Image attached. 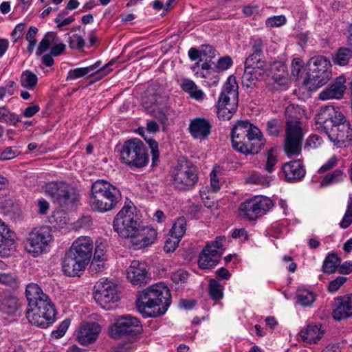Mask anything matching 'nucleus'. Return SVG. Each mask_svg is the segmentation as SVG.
Listing matches in <instances>:
<instances>
[{
    "label": "nucleus",
    "instance_id": "1",
    "mask_svg": "<svg viewBox=\"0 0 352 352\" xmlns=\"http://www.w3.org/2000/svg\"><path fill=\"white\" fill-rule=\"evenodd\" d=\"M114 230L120 237L128 239L135 250L152 244L157 237L155 229L142 226L131 206H124L113 222Z\"/></svg>",
    "mask_w": 352,
    "mask_h": 352
},
{
    "label": "nucleus",
    "instance_id": "2",
    "mask_svg": "<svg viewBox=\"0 0 352 352\" xmlns=\"http://www.w3.org/2000/svg\"><path fill=\"white\" fill-rule=\"evenodd\" d=\"M316 121L322 125L324 133L334 146L346 147L352 142L351 124L338 108L322 107L316 115Z\"/></svg>",
    "mask_w": 352,
    "mask_h": 352
},
{
    "label": "nucleus",
    "instance_id": "3",
    "mask_svg": "<svg viewBox=\"0 0 352 352\" xmlns=\"http://www.w3.org/2000/svg\"><path fill=\"white\" fill-rule=\"evenodd\" d=\"M25 296L28 302L26 318L30 323L46 328L55 321L54 305L37 284L31 283L26 286Z\"/></svg>",
    "mask_w": 352,
    "mask_h": 352
},
{
    "label": "nucleus",
    "instance_id": "4",
    "mask_svg": "<svg viewBox=\"0 0 352 352\" xmlns=\"http://www.w3.org/2000/svg\"><path fill=\"white\" fill-rule=\"evenodd\" d=\"M170 303V290L162 283L139 292L136 300L137 309L144 318H156L164 315Z\"/></svg>",
    "mask_w": 352,
    "mask_h": 352
},
{
    "label": "nucleus",
    "instance_id": "5",
    "mask_svg": "<svg viewBox=\"0 0 352 352\" xmlns=\"http://www.w3.org/2000/svg\"><path fill=\"white\" fill-rule=\"evenodd\" d=\"M303 113L298 105L292 104L286 108L285 114L289 119L286 122L284 151L287 156L298 155L301 153L304 134L300 119Z\"/></svg>",
    "mask_w": 352,
    "mask_h": 352
},
{
    "label": "nucleus",
    "instance_id": "6",
    "mask_svg": "<svg viewBox=\"0 0 352 352\" xmlns=\"http://www.w3.org/2000/svg\"><path fill=\"white\" fill-rule=\"evenodd\" d=\"M120 199V190L107 181L98 179L92 184L89 202L94 211H111L117 206Z\"/></svg>",
    "mask_w": 352,
    "mask_h": 352
},
{
    "label": "nucleus",
    "instance_id": "7",
    "mask_svg": "<svg viewBox=\"0 0 352 352\" xmlns=\"http://www.w3.org/2000/svg\"><path fill=\"white\" fill-rule=\"evenodd\" d=\"M120 155L121 162L130 168H142L147 165L149 160L146 147L138 138L125 141Z\"/></svg>",
    "mask_w": 352,
    "mask_h": 352
},
{
    "label": "nucleus",
    "instance_id": "8",
    "mask_svg": "<svg viewBox=\"0 0 352 352\" xmlns=\"http://www.w3.org/2000/svg\"><path fill=\"white\" fill-rule=\"evenodd\" d=\"M307 77L304 84L314 91L325 85L331 77V63L323 56H314L307 63Z\"/></svg>",
    "mask_w": 352,
    "mask_h": 352
},
{
    "label": "nucleus",
    "instance_id": "9",
    "mask_svg": "<svg viewBox=\"0 0 352 352\" xmlns=\"http://www.w3.org/2000/svg\"><path fill=\"white\" fill-rule=\"evenodd\" d=\"M172 184L178 190L186 191L194 188L198 182V170L191 164H179L171 171Z\"/></svg>",
    "mask_w": 352,
    "mask_h": 352
},
{
    "label": "nucleus",
    "instance_id": "10",
    "mask_svg": "<svg viewBox=\"0 0 352 352\" xmlns=\"http://www.w3.org/2000/svg\"><path fill=\"white\" fill-rule=\"evenodd\" d=\"M261 136L260 129L248 120H239L231 131V140L233 148L239 153H245V140L250 142Z\"/></svg>",
    "mask_w": 352,
    "mask_h": 352
},
{
    "label": "nucleus",
    "instance_id": "11",
    "mask_svg": "<svg viewBox=\"0 0 352 352\" xmlns=\"http://www.w3.org/2000/svg\"><path fill=\"white\" fill-rule=\"evenodd\" d=\"M272 201L267 197H255L241 203L239 207V215L248 221H254L272 208Z\"/></svg>",
    "mask_w": 352,
    "mask_h": 352
},
{
    "label": "nucleus",
    "instance_id": "12",
    "mask_svg": "<svg viewBox=\"0 0 352 352\" xmlns=\"http://www.w3.org/2000/svg\"><path fill=\"white\" fill-rule=\"evenodd\" d=\"M45 192L61 207L74 204L78 199L75 188L63 182H50L45 186Z\"/></svg>",
    "mask_w": 352,
    "mask_h": 352
},
{
    "label": "nucleus",
    "instance_id": "13",
    "mask_svg": "<svg viewBox=\"0 0 352 352\" xmlns=\"http://www.w3.org/2000/svg\"><path fill=\"white\" fill-rule=\"evenodd\" d=\"M142 331L140 321L129 315L120 316L109 328L110 336L113 339L123 337L133 338Z\"/></svg>",
    "mask_w": 352,
    "mask_h": 352
},
{
    "label": "nucleus",
    "instance_id": "14",
    "mask_svg": "<svg viewBox=\"0 0 352 352\" xmlns=\"http://www.w3.org/2000/svg\"><path fill=\"white\" fill-rule=\"evenodd\" d=\"M52 234L49 227L35 228L29 232L25 243V249L34 256L41 254L52 240Z\"/></svg>",
    "mask_w": 352,
    "mask_h": 352
},
{
    "label": "nucleus",
    "instance_id": "15",
    "mask_svg": "<svg viewBox=\"0 0 352 352\" xmlns=\"http://www.w3.org/2000/svg\"><path fill=\"white\" fill-rule=\"evenodd\" d=\"M94 294L95 300L104 309H112V304L120 298L117 285L109 280L98 282Z\"/></svg>",
    "mask_w": 352,
    "mask_h": 352
},
{
    "label": "nucleus",
    "instance_id": "16",
    "mask_svg": "<svg viewBox=\"0 0 352 352\" xmlns=\"http://www.w3.org/2000/svg\"><path fill=\"white\" fill-rule=\"evenodd\" d=\"M238 98V85L235 77L230 76L223 87L217 107H237Z\"/></svg>",
    "mask_w": 352,
    "mask_h": 352
},
{
    "label": "nucleus",
    "instance_id": "17",
    "mask_svg": "<svg viewBox=\"0 0 352 352\" xmlns=\"http://www.w3.org/2000/svg\"><path fill=\"white\" fill-rule=\"evenodd\" d=\"M93 247L89 237H80L73 243L69 250L87 265L92 255Z\"/></svg>",
    "mask_w": 352,
    "mask_h": 352
},
{
    "label": "nucleus",
    "instance_id": "18",
    "mask_svg": "<svg viewBox=\"0 0 352 352\" xmlns=\"http://www.w3.org/2000/svg\"><path fill=\"white\" fill-rule=\"evenodd\" d=\"M93 247L89 237H80L73 243L69 250L87 265L92 255Z\"/></svg>",
    "mask_w": 352,
    "mask_h": 352
},
{
    "label": "nucleus",
    "instance_id": "19",
    "mask_svg": "<svg viewBox=\"0 0 352 352\" xmlns=\"http://www.w3.org/2000/svg\"><path fill=\"white\" fill-rule=\"evenodd\" d=\"M127 278L134 285H142L147 283L149 279L146 264L134 260L127 269Z\"/></svg>",
    "mask_w": 352,
    "mask_h": 352
},
{
    "label": "nucleus",
    "instance_id": "20",
    "mask_svg": "<svg viewBox=\"0 0 352 352\" xmlns=\"http://www.w3.org/2000/svg\"><path fill=\"white\" fill-rule=\"evenodd\" d=\"M212 124L204 118H196L190 120L188 132L195 140H204L211 133Z\"/></svg>",
    "mask_w": 352,
    "mask_h": 352
},
{
    "label": "nucleus",
    "instance_id": "21",
    "mask_svg": "<svg viewBox=\"0 0 352 352\" xmlns=\"http://www.w3.org/2000/svg\"><path fill=\"white\" fill-rule=\"evenodd\" d=\"M346 89L345 78L339 76L320 94L319 98L322 100L340 99L343 97Z\"/></svg>",
    "mask_w": 352,
    "mask_h": 352
},
{
    "label": "nucleus",
    "instance_id": "22",
    "mask_svg": "<svg viewBox=\"0 0 352 352\" xmlns=\"http://www.w3.org/2000/svg\"><path fill=\"white\" fill-rule=\"evenodd\" d=\"M336 307L333 311V318L337 321L352 316V294L340 296L336 299Z\"/></svg>",
    "mask_w": 352,
    "mask_h": 352
},
{
    "label": "nucleus",
    "instance_id": "23",
    "mask_svg": "<svg viewBox=\"0 0 352 352\" xmlns=\"http://www.w3.org/2000/svg\"><path fill=\"white\" fill-rule=\"evenodd\" d=\"M87 265L78 260L69 250L67 251L62 261L63 271L67 276H78L80 272L85 270Z\"/></svg>",
    "mask_w": 352,
    "mask_h": 352
},
{
    "label": "nucleus",
    "instance_id": "24",
    "mask_svg": "<svg viewBox=\"0 0 352 352\" xmlns=\"http://www.w3.org/2000/svg\"><path fill=\"white\" fill-rule=\"evenodd\" d=\"M283 173L287 182H297L303 178L306 171L304 168L302 161L296 160L290 161L283 164Z\"/></svg>",
    "mask_w": 352,
    "mask_h": 352
},
{
    "label": "nucleus",
    "instance_id": "25",
    "mask_svg": "<svg viewBox=\"0 0 352 352\" xmlns=\"http://www.w3.org/2000/svg\"><path fill=\"white\" fill-rule=\"evenodd\" d=\"M222 253L215 249L206 245L199 254L198 265L201 270H209L214 267L219 262Z\"/></svg>",
    "mask_w": 352,
    "mask_h": 352
},
{
    "label": "nucleus",
    "instance_id": "26",
    "mask_svg": "<svg viewBox=\"0 0 352 352\" xmlns=\"http://www.w3.org/2000/svg\"><path fill=\"white\" fill-rule=\"evenodd\" d=\"M101 331L100 326L94 322L82 324L78 334V342L88 345L95 342Z\"/></svg>",
    "mask_w": 352,
    "mask_h": 352
},
{
    "label": "nucleus",
    "instance_id": "27",
    "mask_svg": "<svg viewBox=\"0 0 352 352\" xmlns=\"http://www.w3.org/2000/svg\"><path fill=\"white\" fill-rule=\"evenodd\" d=\"M19 299L9 292H0V311L7 315L14 316L19 310Z\"/></svg>",
    "mask_w": 352,
    "mask_h": 352
},
{
    "label": "nucleus",
    "instance_id": "28",
    "mask_svg": "<svg viewBox=\"0 0 352 352\" xmlns=\"http://www.w3.org/2000/svg\"><path fill=\"white\" fill-rule=\"evenodd\" d=\"M267 71L258 69L254 67H245L242 76V85L246 88H253L256 86L260 78H263Z\"/></svg>",
    "mask_w": 352,
    "mask_h": 352
},
{
    "label": "nucleus",
    "instance_id": "29",
    "mask_svg": "<svg viewBox=\"0 0 352 352\" xmlns=\"http://www.w3.org/2000/svg\"><path fill=\"white\" fill-rule=\"evenodd\" d=\"M324 331L321 330L320 324L308 325L305 331L300 332V336L303 342L309 344L316 343L323 336Z\"/></svg>",
    "mask_w": 352,
    "mask_h": 352
},
{
    "label": "nucleus",
    "instance_id": "30",
    "mask_svg": "<svg viewBox=\"0 0 352 352\" xmlns=\"http://www.w3.org/2000/svg\"><path fill=\"white\" fill-rule=\"evenodd\" d=\"M148 99H149L151 106H146V107L147 109L152 108L151 112L153 116L157 118L162 122H164L167 120V117L163 109H160L159 104H160V102L158 101L159 99L162 100V98L158 95L153 94L149 95Z\"/></svg>",
    "mask_w": 352,
    "mask_h": 352
},
{
    "label": "nucleus",
    "instance_id": "31",
    "mask_svg": "<svg viewBox=\"0 0 352 352\" xmlns=\"http://www.w3.org/2000/svg\"><path fill=\"white\" fill-rule=\"evenodd\" d=\"M15 234L8 226L0 219V248L3 245L9 246L14 242Z\"/></svg>",
    "mask_w": 352,
    "mask_h": 352
},
{
    "label": "nucleus",
    "instance_id": "32",
    "mask_svg": "<svg viewBox=\"0 0 352 352\" xmlns=\"http://www.w3.org/2000/svg\"><path fill=\"white\" fill-rule=\"evenodd\" d=\"M340 263V260L336 254H329L323 262L322 271L325 274L333 273L339 266Z\"/></svg>",
    "mask_w": 352,
    "mask_h": 352
},
{
    "label": "nucleus",
    "instance_id": "33",
    "mask_svg": "<svg viewBox=\"0 0 352 352\" xmlns=\"http://www.w3.org/2000/svg\"><path fill=\"white\" fill-rule=\"evenodd\" d=\"M263 56L252 53L245 61V67H254L258 69L267 71V63L262 58Z\"/></svg>",
    "mask_w": 352,
    "mask_h": 352
},
{
    "label": "nucleus",
    "instance_id": "34",
    "mask_svg": "<svg viewBox=\"0 0 352 352\" xmlns=\"http://www.w3.org/2000/svg\"><path fill=\"white\" fill-rule=\"evenodd\" d=\"M181 87L182 89L189 94L191 97L197 100L203 98V91L197 89V85L192 80L188 79L183 80Z\"/></svg>",
    "mask_w": 352,
    "mask_h": 352
},
{
    "label": "nucleus",
    "instance_id": "35",
    "mask_svg": "<svg viewBox=\"0 0 352 352\" xmlns=\"http://www.w3.org/2000/svg\"><path fill=\"white\" fill-rule=\"evenodd\" d=\"M352 56V51L346 47H340L335 56L333 57V61L338 65H346Z\"/></svg>",
    "mask_w": 352,
    "mask_h": 352
},
{
    "label": "nucleus",
    "instance_id": "36",
    "mask_svg": "<svg viewBox=\"0 0 352 352\" xmlns=\"http://www.w3.org/2000/svg\"><path fill=\"white\" fill-rule=\"evenodd\" d=\"M38 78L35 74L29 70L22 72L21 76V85L28 89H33L37 85Z\"/></svg>",
    "mask_w": 352,
    "mask_h": 352
},
{
    "label": "nucleus",
    "instance_id": "37",
    "mask_svg": "<svg viewBox=\"0 0 352 352\" xmlns=\"http://www.w3.org/2000/svg\"><path fill=\"white\" fill-rule=\"evenodd\" d=\"M343 171L340 169H336L331 173L327 174L320 182V186H327L333 183H337L343 179Z\"/></svg>",
    "mask_w": 352,
    "mask_h": 352
},
{
    "label": "nucleus",
    "instance_id": "38",
    "mask_svg": "<svg viewBox=\"0 0 352 352\" xmlns=\"http://www.w3.org/2000/svg\"><path fill=\"white\" fill-rule=\"evenodd\" d=\"M252 141H254L252 143L246 144L245 143V147L248 150L245 153H241L244 155H254L257 154L260 152V151L263 148L265 144V140L263 138L262 133L261 132V136L258 137L257 138H255Z\"/></svg>",
    "mask_w": 352,
    "mask_h": 352
},
{
    "label": "nucleus",
    "instance_id": "39",
    "mask_svg": "<svg viewBox=\"0 0 352 352\" xmlns=\"http://www.w3.org/2000/svg\"><path fill=\"white\" fill-rule=\"evenodd\" d=\"M221 284L215 279L211 278L208 284V292L212 299L218 300L223 298Z\"/></svg>",
    "mask_w": 352,
    "mask_h": 352
},
{
    "label": "nucleus",
    "instance_id": "40",
    "mask_svg": "<svg viewBox=\"0 0 352 352\" xmlns=\"http://www.w3.org/2000/svg\"><path fill=\"white\" fill-rule=\"evenodd\" d=\"M186 230V221L184 217H179L173 224L170 232L175 239H180Z\"/></svg>",
    "mask_w": 352,
    "mask_h": 352
},
{
    "label": "nucleus",
    "instance_id": "41",
    "mask_svg": "<svg viewBox=\"0 0 352 352\" xmlns=\"http://www.w3.org/2000/svg\"><path fill=\"white\" fill-rule=\"evenodd\" d=\"M285 65L280 62L274 63L270 67L273 78L276 82H280L285 76Z\"/></svg>",
    "mask_w": 352,
    "mask_h": 352
},
{
    "label": "nucleus",
    "instance_id": "42",
    "mask_svg": "<svg viewBox=\"0 0 352 352\" xmlns=\"http://www.w3.org/2000/svg\"><path fill=\"white\" fill-rule=\"evenodd\" d=\"M315 300V296L313 292L304 290L300 292L297 295V302L303 307L311 305Z\"/></svg>",
    "mask_w": 352,
    "mask_h": 352
},
{
    "label": "nucleus",
    "instance_id": "43",
    "mask_svg": "<svg viewBox=\"0 0 352 352\" xmlns=\"http://www.w3.org/2000/svg\"><path fill=\"white\" fill-rule=\"evenodd\" d=\"M237 107H217V117L223 120H229L235 113Z\"/></svg>",
    "mask_w": 352,
    "mask_h": 352
},
{
    "label": "nucleus",
    "instance_id": "44",
    "mask_svg": "<svg viewBox=\"0 0 352 352\" xmlns=\"http://www.w3.org/2000/svg\"><path fill=\"white\" fill-rule=\"evenodd\" d=\"M56 34L54 32H50L46 34L45 37L40 42L38 47L36 51V55L40 56L43 52H45L50 47V40L54 38Z\"/></svg>",
    "mask_w": 352,
    "mask_h": 352
},
{
    "label": "nucleus",
    "instance_id": "45",
    "mask_svg": "<svg viewBox=\"0 0 352 352\" xmlns=\"http://www.w3.org/2000/svg\"><path fill=\"white\" fill-rule=\"evenodd\" d=\"M90 68L80 67L71 69L68 72L67 80H72L79 78H82L90 73Z\"/></svg>",
    "mask_w": 352,
    "mask_h": 352
},
{
    "label": "nucleus",
    "instance_id": "46",
    "mask_svg": "<svg viewBox=\"0 0 352 352\" xmlns=\"http://www.w3.org/2000/svg\"><path fill=\"white\" fill-rule=\"evenodd\" d=\"M352 223V197L348 201L347 208L340 226L342 228H347Z\"/></svg>",
    "mask_w": 352,
    "mask_h": 352
},
{
    "label": "nucleus",
    "instance_id": "47",
    "mask_svg": "<svg viewBox=\"0 0 352 352\" xmlns=\"http://www.w3.org/2000/svg\"><path fill=\"white\" fill-rule=\"evenodd\" d=\"M85 44V41L82 36L74 34L69 38V46L72 50H82Z\"/></svg>",
    "mask_w": 352,
    "mask_h": 352
},
{
    "label": "nucleus",
    "instance_id": "48",
    "mask_svg": "<svg viewBox=\"0 0 352 352\" xmlns=\"http://www.w3.org/2000/svg\"><path fill=\"white\" fill-rule=\"evenodd\" d=\"M145 141L148 143L152 153V165L155 166L156 162L159 160V151H158V144L157 142L153 138H144Z\"/></svg>",
    "mask_w": 352,
    "mask_h": 352
},
{
    "label": "nucleus",
    "instance_id": "49",
    "mask_svg": "<svg viewBox=\"0 0 352 352\" xmlns=\"http://www.w3.org/2000/svg\"><path fill=\"white\" fill-rule=\"evenodd\" d=\"M19 153L20 152L16 147H7L1 153L0 159L1 160H12L18 156Z\"/></svg>",
    "mask_w": 352,
    "mask_h": 352
},
{
    "label": "nucleus",
    "instance_id": "50",
    "mask_svg": "<svg viewBox=\"0 0 352 352\" xmlns=\"http://www.w3.org/2000/svg\"><path fill=\"white\" fill-rule=\"evenodd\" d=\"M233 63V61L230 56H225L220 58L215 65L217 71H225L228 69Z\"/></svg>",
    "mask_w": 352,
    "mask_h": 352
},
{
    "label": "nucleus",
    "instance_id": "51",
    "mask_svg": "<svg viewBox=\"0 0 352 352\" xmlns=\"http://www.w3.org/2000/svg\"><path fill=\"white\" fill-rule=\"evenodd\" d=\"M115 63V60H112L109 61L108 63L102 66V68L98 69L96 72H94V75H95V80H98L102 79L103 77L107 76L112 69L109 67Z\"/></svg>",
    "mask_w": 352,
    "mask_h": 352
},
{
    "label": "nucleus",
    "instance_id": "52",
    "mask_svg": "<svg viewBox=\"0 0 352 352\" xmlns=\"http://www.w3.org/2000/svg\"><path fill=\"white\" fill-rule=\"evenodd\" d=\"M69 326V321L68 320H63L59 325L58 328L52 332V337L58 339L63 337Z\"/></svg>",
    "mask_w": 352,
    "mask_h": 352
},
{
    "label": "nucleus",
    "instance_id": "53",
    "mask_svg": "<svg viewBox=\"0 0 352 352\" xmlns=\"http://www.w3.org/2000/svg\"><path fill=\"white\" fill-rule=\"evenodd\" d=\"M322 140L318 135H312L309 137L305 142V147L316 148L322 144Z\"/></svg>",
    "mask_w": 352,
    "mask_h": 352
},
{
    "label": "nucleus",
    "instance_id": "54",
    "mask_svg": "<svg viewBox=\"0 0 352 352\" xmlns=\"http://www.w3.org/2000/svg\"><path fill=\"white\" fill-rule=\"evenodd\" d=\"M20 121V118L16 114L10 111L8 109H6L3 115V122L8 124L16 125Z\"/></svg>",
    "mask_w": 352,
    "mask_h": 352
},
{
    "label": "nucleus",
    "instance_id": "55",
    "mask_svg": "<svg viewBox=\"0 0 352 352\" xmlns=\"http://www.w3.org/2000/svg\"><path fill=\"white\" fill-rule=\"evenodd\" d=\"M346 281V278L344 276H338L333 280L331 281L329 285L328 289L330 292L338 291L340 287Z\"/></svg>",
    "mask_w": 352,
    "mask_h": 352
},
{
    "label": "nucleus",
    "instance_id": "56",
    "mask_svg": "<svg viewBox=\"0 0 352 352\" xmlns=\"http://www.w3.org/2000/svg\"><path fill=\"white\" fill-rule=\"evenodd\" d=\"M285 21L286 19L284 16H274L267 19L266 25L268 27H278L283 25L285 23Z\"/></svg>",
    "mask_w": 352,
    "mask_h": 352
},
{
    "label": "nucleus",
    "instance_id": "57",
    "mask_svg": "<svg viewBox=\"0 0 352 352\" xmlns=\"http://www.w3.org/2000/svg\"><path fill=\"white\" fill-rule=\"evenodd\" d=\"M277 162L276 156L274 154V149L271 148L267 153V160L265 169L267 172L271 173L274 166Z\"/></svg>",
    "mask_w": 352,
    "mask_h": 352
},
{
    "label": "nucleus",
    "instance_id": "58",
    "mask_svg": "<svg viewBox=\"0 0 352 352\" xmlns=\"http://www.w3.org/2000/svg\"><path fill=\"white\" fill-rule=\"evenodd\" d=\"M252 53L263 56V43L261 38H256L251 41Z\"/></svg>",
    "mask_w": 352,
    "mask_h": 352
},
{
    "label": "nucleus",
    "instance_id": "59",
    "mask_svg": "<svg viewBox=\"0 0 352 352\" xmlns=\"http://www.w3.org/2000/svg\"><path fill=\"white\" fill-rule=\"evenodd\" d=\"M338 164L336 156L331 157L326 163H324L318 170L319 173L327 172L333 168Z\"/></svg>",
    "mask_w": 352,
    "mask_h": 352
},
{
    "label": "nucleus",
    "instance_id": "60",
    "mask_svg": "<svg viewBox=\"0 0 352 352\" xmlns=\"http://www.w3.org/2000/svg\"><path fill=\"white\" fill-rule=\"evenodd\" d=\"M188 274L187 272L184 270H179L172 274L171 279L175 283H184L187 278Z\"/></svg>",
    "mask_w": 352,
    "mask_h": 352
},
{
    "label": "nucleus",
    "instance_id": "61",
    "mask_svg": "<svg viewBox=\"0 0 352 352\" xmlns=\"http://www.w3.org/2000/svg\"><path fill=\"white\" fill-rule=\"evenodd\" d=\"M267 130L270 135H277L279 133V126L278 121L275 119L268 121L266 124Z\"/></svg>",
    "mask_w": 352,
    "mask_h": 352
},
{
    "label": "nucleus",
    "instance_id": "62",
    "mask_svg": "<svg viewBox=\"0 0 352 352\" xmlns=\"http://www.w3.org/2000/svg\"><path fill=\"white\" fill-rule=\"evenodd\" d=\"M248 182L256 184H260L266 186L270 184V182L268 180L263 177L261 175L256 173L252 175L249 177Z\"/></svg>",
    "mask_w": 352,
    "mask_h": 352
},
{
    "label": "nucleus",
    "instance_id": "63",
    "mask_svg": "<svg viewBox=\"0 0 352 352\" xmlns=\"http://www.w3.org/2000/svg\"><path fill=\"white\" fill-rule=\"evenodd\" d=\"M201 50L202 56H207L210 59H212L216 56L217 51L211 45H204L201 46Z\"/></svg>",
    "mask_w": 352,
    "mask_h": 352
},
{
    "label": "nucleus",
    "instance_id": "64",
    "mask_svg": "<svg viewBox=\"0 0 352 352\" xmlns=\"http://www.w3.org/2000/svg\"><path fill=\"white\" fill-rule=\"evenodd\" d=\"M179 241L180 239H177L175 241H172L170 239H167L164 246V251L166 252L175 251L178 246Z\"/></svg>",
    "mask_w": 352,
    "mask_h": 352
}]
</instances>
